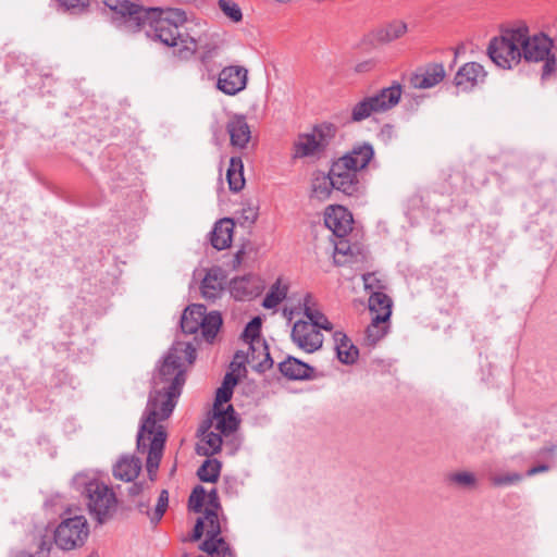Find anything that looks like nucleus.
Listing matches in <instances>:
<instances>
[{"label":"nucleus","mask_w":557,"mask_h":557,"mask_svg":"<svg viewBox=\"0 0 557 557\" xmlns=\"http://www.w3.org/2000/svg\"><path fill=\"white\" fill-rule=\"evenodd\" d=\"M195 360L196 348L191 343L176 342L169 350L153 377L154 389L149 394L138 431L139 449L146 446L144 433L151 434L158 420H166L172 414L185 384L184 361L191 364Z\"/></svg>","instance_id":"obj_1"},{"label":"nucleus","mask_w":557,"mask_h":557,"mask_svg":"<svg viewBox=\"0 0 557 557\" xmlns=\"http://www.w3.org/2000/svg\"><path fill=\"white\" fill-rule=\"evenodd\" d=\"M520 61L542 63L541 79L548 81L557 74V58L553 52L554 41L544 33L530 35L525 24L520 25Z\"/></svg>","instance_id":"obj_2"},{"label":"nucleus","mask_w":557,"mask_h":557,"mask_svg":"<svg viewBox=\"0 0 557 557\" xmlns=\"http://www.w3.org/2000/svg\"><path fill=\"white\" fill-rule=\"evenodd\" d=\"M150 27L147 30V35L161 41L163 45L175 48L174 55L182 60L188 61L197 52V39L188 34L180 32L175 25H171L169 22L156 20L147 21L146 26Z\"/></svg>","instance_id":"obj_3"},{"label":"nucleus","mask_w":557,"mask_h":557,"mask_svg":"<svg viewBox=\"0 0 557 557\" xmlns=\"http://www.w3.org/2000/svg\"><path fill=\"white\" fill-rule=\"evenodd\" d=\"M520 26L502 30L493 37L486 49L491 61L500 69L510 70L520 63Z\"/></svg>","instance_id":"obj_4"},{"label":"nucleus","mask_w":557,"mask_h":557,"mask_svg":"<svg viewBox=\"0 0 557 557\" xmlns=\"http://www.w3.org/2000/svg\"><path fill=\"white\" fill-rule=\"evenodd\" d=\"M82 495L90 516L103 524L112 518L115 511L117 499L111 487L96 479L84 483Z\"/></svg>","instance_id":"obj_5"},{"label":"nucleus","mask_w":557,"mask_h":557,"mask_svg":"<svg viewBox=\"0 0 557 557\" xmlns=\"http://www.w3.org/2000/svg\"><path fill=\"white\" fill-rule=\"evenodd\" d=\"M403 94L401 85L394 82L372 96L364 97L351 108L350 121L361 122L373 113H383L398 104Z\"/></svg>","instance_id":"obj_6"},{"label":"nucleus","mask_w":557,"mask_h":557,"mask_svg":"<svg viewBox=\"0 0 557 557\" xmlns=\"http://www.w3.org/2000/svg\"><path fill=\"white\" fill-rule=\"evenodd\" d=\"M225 46L226 41L219 33L203 34L197 40V52L194 57L199 63V71L208 79L216 77L223 63L220 59Z\"/></svg>","instance_id":"obj_7"},{"label":"nucleus","mask_w":557,"mask_h":557,"mask_svg":"<svg viewBox=\"0 0 557 557\" xmlns=\"http://www.w3.org/2000/svg\"><path fill=\"white\" fill-rule=\"evenodd\" d=\"M103 4L113 12V18L131 33L146 27L149 14L159 12V10H147L136 0H103Z\"/></svg>","instance_id":"obj_8"},{"label":"nucleus","mask_w":557,"mask_h":557,"mask_svg":"<svg viewBox=\"0 0 557 557\" xmlns=\"http://www.w3.org/2000/svg\"><path fill=\"white\" fill-rule=\"evenodd\" d=\"M354 162L348 157H339L333 160L329 175L335 190L349 197H357L362 193V184L359 180V170L352 166Z\"/></svg>","instance_id":"obj_9"},{"label":"nucleus","mask_w":557,"mask_h":557,"mask_svg":"<svg viewBox=\"0 0 557 557\" xmlns=\"http://www.w3.org/2000/svg\"><path fill=\"white\" fill-rule=\"evenodd\" d=\"M88 533L86 518L75 516L61 521L53 532V541L61 549L70 550L83 546Z\"/></svg>","instance_id":"obj_10"},{"label":"nucleus","mask_w":557,"mask_h":557,"mask_svg":"<svg viewBox=\"0 0 557 557\" xmlns=\"http://www.w3.org/2000/svg\"><path fill=\"white\" fill-rule=\"evenodd\" d=\"M262 320L260 317L252 318L243 332V338L249 343V350H251V360L253 361L256 351H260L264 355V359L260 362H256L252 368L259 373H264L267 370L273 367V359L271 358L269 346L264 339L260 337Z\"/></svg>","instance_id":"obj_11"},{"label":"nucleus","mask_w":557,"mask_h":557,"mask_svg":"<svg viewBox=\"0 0 557 557\" xmlns=\"http://www.w3.org/2000/svg\"><path fill=\"white\" fill-rule=\"evenodd\" d=\"M144 441L146 446L140 449L137 447V449L141 453L147 451L146 468L148 476L151 481H154L163 455L166 431L162 425L157 426L156 424L151 434L147 432L144 433Z\"/></svg>","instance_id":"obj_12"},{"label":"nucleus","mask_w":557,"mask_h":557,"mask_svg":"<svg viewBox=\"0 0 557 557\" xmlns=\"http://www.w3.org/2000/svg\"><path fill=\"white\" fill-rule=\"evenodd\" d=\"M216 89L227 96L243 91L248 82V70L242 65H227L218 71Z\"/></svg>","instance_id":"obj_13"},{"label":"nucleus","mask_w":557,"mask_h":557,"mask_svg":"<svg viewBox=\"0 0 557 557\" xmlns=\"http://www.w3.org/2000/svg\"><path fill=\"white\" fill-rule=\"evenodd\" d=\"M290 337L300 349L309 354L319 350L323 344L321 332L304 320L295 322Z\"/></svg>","instance_id":"obj_14"},{"label":"nucleus","mask_w":557,"mask_h":557,"mask_svg":"<svg viewBox=\"0 0 557 557\" xmlns=\"http://www.w3.org/2000/svg\"><path fill=\"white\" fill-rule=\"evenodd\" d=\"M446 77V71L443 63H428L423 66H419L410 76V86L416 89H429Z\"/></svg>","instance_id":"obj_15"},{"label":"nucleus","mask_w":557,"mask_h":557,"mask_svg":"<svg viewBox=\"0 0 557 557\" xmlns=\"http://www.w3.org/2000/svg\"><path fill=\"white\" fill-rule=\"evenodd\" d=\"M486 74L483 65L480 63L468 62L457 71L454 84L461 91H471L476 85L484 82Z\"/></svg>","instance_id":"obj_16"},{"label":"nucleus","mask_w":557,"mask_h":557,"mask_svg":"<svg viewBox=\"0 0 557 557\" xmlns=\"http://www.w3.org/2000/svg\"><path fill=\"white\" fill-rule=\"evenodd\" d=\"M407 32L406 22L393 20L374 28L369 33L368 38L373 45H387L404 37Z\"/></svg>","instance_id":"obj_17"},{"label":"nucleus","mask_w":557,"mask_h":557,"mask_svg":"<svg viewBox=\"0 0 557 557\" xmlns=\"http://www.w3.org/2000/svg\"><path fill=\"white\" fill-rule=\"evenodd\" d=\"M227 275L220 267L210 268L202 278L200 290L207 300L219 298L225 287Z\"/></svg>","instance_id":"obj_18"},{"label":"nucleus","mask_w":557,"mask_h":557,"mask_svg":"<svg viewBox=\"0 0 557 557\" xmlns=\"http://www.w3.org/2000/svg\"><path fill=\"white\" fill-rule=\"evenodd\" d=\"M203 512V521L206 520L208 522V529L206 532L207 539L199 545V549L207 554H211L216 549L214 544L223 545L225 544V539L221 536L222 527L216 510L206 508Z\"/></svg>","instance_id":"obj_19"},{"label":"nucleus","mask_w":557,"mask_h":557,"mask_svg":"<svg viewBox=\"0 0 557 557\" xmlns=\"http://www.w3.org/2000/svg\"><path fill=\"white\" fill-rule=\"evenodd\" d=\"M324 223L337 237H344L351 231L352 218L341 206L331 207V211L325 212Z\"/></svg>","instance_id":"obj_20"},{"label":"nucleus","mask_w":557,"mask_h":557,"mask_svg":"<svg viewBox=\"0 0 557 557\" xmlns=\"http://www.w3.org/2000/svg\"><path fill=\"white\" fill-rule=\"evenodd\" d=\"M226 131L230 134L231 145L240 149L247 147L250 138V127L244 115L235 114L226 124Z\"/></svg>","instance_id":"obj_21"},{"label":"nucleus","mask_w":557,"mask_h":557,"mask_svg":"<svg viewBox=\"0 0 557 557\" xmlns=\"http://www.w3.org/2000/svg\"><path fill=\"white\" fill-rule=\"evenodd\" d=\"M280 372L293 381H304L313 377L314 368L310 364L288 356L284 361L278 363Z\"/></svg>","instance_id":"obj_22"},{"label":"nucleus","mask_w":557,"mask_h":557,"mask_svg":"<svg viewBox=\"0 0 557 557\" xmlns=\"http://www.w3.org/2000/svg\"><path fill=\"white\" fill-rule=\"evenodd\" d=\"M230 292L236 300L252 299L259 295V281L251 274L234 277L230 282Z\"/></svg>","instance_id":"obj_23"},{"label":"nucleus","mask_w":557,"mask_h":557,"mask_svg":"<svg viewBox=\"0 0 557 557\" xmlns=\"http://www.w3.org/2000/svg\"><path fill=\"white\" fill-rule=\"evenodd\" d=\"M234 221L231 218L219 220L210 232V243L216 250H223L231 246L234 231Z\"/></svg>","instance_id":"obj_24"},{"label":"nucleus","mask_w":557,"mask_h":557,"mask_svg":"<svg viewBox=\"0 0 557 557\" xmlns=\"http://www.w3.org/2000/svg\"><path fill=\"white\" fill-rule=\"evenodd\" d=\"M212 419L215 421L214 429L225 436L235 432L239 424L232 405L226 408L213 409Z\"/></svg>","instance_id":"obj_25"},{"label":"nucleus","mask_w":557,"mask_h":557,"mask_svg":"<svg viewBox=\"0 0 557 557\" xmlns=\"http://www.w3.org/2000/svg\"><path fill=\"white\" fill-rule=\"evenodd\" d=\"M141 470V460L135 456H123L113 467V475L115 479L132 482Z\"/></svg>","instance_id":"obj_26"},{"label":"nucleus","mask_w":557,"mask_h":557,"mask_svg":"<svg viewBox=\"0 0 557 557\" xmlns=\"http://www.w3.org/2000/svg\"><path fill=\"white\" fill-rule=\"evenodd\" d=\"M333 336L337 359L344 364H354L358 360V347L343 332L336 331Z\"/></svg>","instance_id":"obj_27"},{"label":"nucleus","mask_w":557,"mask_h":557,"mask_svg":"<svg viewBox=\"0 0 557 557\" xmlns=\"http://www.w3.org/2000/svg\"><path fill=\"white\" fill-rule=\"evenodd\" d=\"M206 311L203 305L188 306L181 318V329L185 334H195L200 330L202 314Z\"/></svg>","instance_id":"obj_28"},{"label":"nucleus","mask_w":557,"mask_h":557,"mask_svg":"<svg viewBox=\"0 0 557 557\" xmlns=\"http://www.w3.org/2000/svg\"><path fill=\"white\" fill-rule=\"evenodd\" d=\"M343 157H348L354 162L352 166L362 171L374 158V148L370 143H357Z\"/></svg>","instance_id":"obj_29"},{"label":"nucleus","mask_w":557,"mask_h":557,"mask_svg":"<svg viewBox=\"0 0 557 557\" xmlns=\"http://www.w3.org/2000/svg\"><path fill=\"white\" fill-rule=\"evenodd\" d=\"M393 301L388 295L383 292H373L369 297V310L372 317L384 318L389 322L392 315Z\"/></svg>","instance_id":"obj_30"},{"label":"nucleus","mask_w":557,"mask_h":557,"mask_svg":"<svg viewBox=\"0 0 557 557\" xmlns=\"http://www.w3.org/2000/svg\"><path fill=\"white\" fill-rule=\"evenodd\" d=\"M312 295L306 294L304 297V314L308 318L309 324L314 325L317 330L332 331L333 324L329 321L326 315L318 309L312 307Z\"/></svg>","instance_id":"obj_31"},{"label":"nucleus","mask_w":557,"mask_h":557,"mask_svg":"<svg viewBox=\"0 0 557 557\" xmlns=\"http://www.w3.org/2000/svg\"><path fill=\"white\" fill-rule=\"evenodd\" d=\"M384 318L372 317L370 324L367 326L363 336V344L368 347H374L389 330V322Z\"/></svg>","instance_id":"obj_32"},{"label":"nucleus","mask_w":557,"mask_h":557,"mask_svg":"<svg viewBox=\"0 0 557 557\" xmlns=\"http://www.w3.org/2000/svg\"><path fill=\"white\" fill-rule=\"evenodd\" d=\"M203 437L201 438L200 443L196 446V453L199 456H206L211 457L215 454L220 453L223 440L222 435L219 431H208L203 430Z\"/></svg>","instance_id":"obj_33"},{"label":"nucleus","mask_w":557,"mask_h":557,"mask_svg":"<svg viewBox=\"0 0 557 557\" xmlns=\"http://www.w3.org/2000/svg\"><path fill=\"white\" fill-rule=\"evenodd\" d=\"M226 180L230 190L240 191L245 186L244 163L240 157H232L226 171Z\"/></svg>","instance_id":"obj_34"},{"label":"nucleus","mask_w":557,"mask_h":557,"mask_svg":"<svg viewBox=\"0 0 557 557\" xmlns=\"http://www.w3.org/2000/svg\"><path fill=\"white\" fill-rule=\"evenodd\" d=\"M333 190H335V187L329 173L325 174L321 171L313 173L311 181L312 197L319 200H325L331 196Z\"/></svg>","instance_id":"obj_35"},{"label":"nucleus","mask_w":557,"mask_h":557,"mask_svg":"<svg viewBox=\"0 0 557 557\" xmlns=\"http://www.w3.org/2000/svg\"><path fill=\"white\" fill-rule=\"evenodd\" d=\"M147 10H159L154 14H149V21L156 20L169 22L171 25H175L180 29V26L187 22V13L185 10L180 8H147Z\"/></svg>","instance_id":"obj_36"},{"label":"nucleus","mask_w":557,"mask_h":557,"mask_svg":"<svg viewBox=\"0 0 557 557\" xmlns=\"http://www.w3.org/2000/svg\"><path fill=\"white\" fill-rule=\"evenodd\" d=\"M317 136L310 134L299 135L298 140L294 144L295 158L311 157L321 152H324L315 139Z\"/></svg>","instance_id":"obj_37"},{"label":"nucleus","mask_w":557,"mask_h":557,"mask_svg":"<svg viewBox=\"0 0 557 557\" xmlns=\"http://www.w3.org/2000/svg\"><path fill=\"white\" fill-rule=\"evenodd\" d=\"M222 322L220 312L211 311L207 313V310L203 312L200 330L207 342H212L215 338Z\"/></svg>","instance_id":"obj_38"},{"label":"nucleus","mask_w":557,"mask_h":557,"mask_svg":"<svg viewBox=\"0 0 557 557\" xmlns=\"http://www.w3.org/2000/svg\"><path fill=\"white\" fill-rule=\"evenodd\" d=\"M220 460L208 457L197 470V476L201 482L215 483L221 473Z\"/></svg>","instance_id":"obj_39"},{"label":"nucleus","mask_w":557,"mask_h":557,"mask_svg":"<svg viewBox=\"0 0 557 557\" xmlns=\"http://www.w3.org/2000/svg\"><path fill=\"white\" fill-rule=\"evenodd\" d=\"M337 126L333 123L323 122L313 127L312 134L317 136L315 139L320 147L325 151L331 141L335 138Z\"/></svg>","instance_id":"obj_40"},{"label":"nucleus","mask_w":557,"mask_h":557,"mask_svg":"<svg viewBox=\"0 0 557 557\" xmlns=\"http://www.w3.org/2000/svg\"><path fill=\"white\" fill-rule=\"evenodd\" d=\"M446 482L449 485L466 490H474L478 485V479L474 473L469 471L451 472L446 475Z\"/></svg>","instance_id":"obj_41"},{"label":"nucleus","mask_w":557,"mask_h":557,"mask_svg":"<svg viewBox=\"0 0 557 557\" xmlns=\"http://www.w3.org/2000/svg\"><path fill=\"white\" fill-rule=\"evenodd\" d=\"M287 294V286L281 287V282L277 280L270 288L268 294L265 295L262 306L265 309L275 308L283 299H285Z\"/></svg>","instance_id":"obj_42"},{"label":"nucleus","mask_w":557,"mask_h":557,"mask_svg":"<svg viewBox=\"0 0 557 557\" xmlns=\"http://www.w3.org/2000/svg\"><path fill=\"white\" fill-rule=\"evenodd\" d=\"M219 9L223 14L228 17L233 23H239L243 21V12L239 5L233 0H219Z\"/></svg>","instance_id":"obj_43"},{"label":"nucleus","mask_w":557,"mask_h":557,"mask_svg":"<svg viewBox=\"0 0 557 557\" xmlns=\"http://www.w3.org/2000/svg\"><path fill=\"white\" fill-rule=\"evenodd\" d=\"M207 492L202 485H197L193 488L188 498V508L194 512H201Z\"/></svg>","instance_id":"obj_44"},{"label":"nucleus","mask_w":557,"mask_h":557,"mask_svg":"<svg viewBox=\"0 0 557 557\" xmlns=\"http://www.w3.org/2000/svg\"><path fill=\"white\" fill-rule=\"evenodd\" d=\"M59 5L71 14H83L87 11L91 0H57Z\"/></svg>","instance_id":"obj_45"},{"label":"nucleus","mask_w":557,"mask_h":557,"mask_svg":"<svg viewBox=\"0 0 557 557\" xmlns=\"http://www.w3.org/2000/svg\"><path fill=\"white\" fill-rule=\"evenodd\" d=\"M168 505H169V492L166 490H162L160 492L156 508H154L152 515L150 516L151 523L157 524L162 519V517L168 508Z\"/></svg>","instance_id":"obj_46"},{"label":"nucleus","mask_w":557,"mask_h":557,"mask_svg":"<svg viewBox=\"0 0 557 557\" xmlns=\"http://www.w3.org/2000/svg\"><path fill=\"white\" fill-rule=\"evenodd\" d=\"M251 360V350L249 352L244 354L243 351L238 350L235 352L234 358L230 364L231 372L236 373L239 372L242 369L246 371L245 363L250 362Z\"/></svg>","instance_id":"obj_47"},{"label":"nucleus","mask_w":557,"mask_h":557,"mask_svg":"<svg viewBox=\"0 0 557 557\" xmlns=\"http://www.w3.org/2000/svg\"><path fill=\"white\" fill-rule=\"evenodd\" d=\"M232 396H233V391L220 386L215 393V400L213 404V409L223 408V405L225 403L230 401Z\"/></svg>","instance_id":"obj_48"},{"label":"nucleus","mask_w":557,"mask_h":557,"mask_svg":"<svg viewBox=\"0 0 557 557\" xmlns=\"http://www.w3.org/2000/svg\"><path fill=\"white\" fill-rule=\"evenodd\" d=\"M522 479L519 473H511L506 475H497L493 478V484L496 486L509 485L519 482Z\"/></svg>","instance_id":"obj_49"},{"label":"nucleus","mask_w":557,"mask_h":557,"mask_svg":"<svg viewBox=\"0 0 557 557\" xmlns=\"http://www.w3.org/2000/svg\"><path fill=\"white\" fill-rule=\"evenodd\" d=\"M216 549L211 554H208L211 557H236L234 550L231 545L225 541V544H214Z\"/></svg>","instance_id":"obj_50"},{"label":"nucleus","mask_w":557,"mask_h":557,"mask_svg":"<svg viewBox=\"0 0 557 557\" xmlns=\"http://www.w3.org/2000/svg\"><path fill=\"white\" fill-rule=\"evenodd\" d=\"M203 532H205V521H203V518H198L196 520L195 525H194L193 533H191V536H190V541H193V542L199 541L202 537Z\"/></svg>","instance_id":"obj_51"},{"label":"nucleus","mask_w":557,"mask_h":557,"mask_svg":"<svg viewBox=\"0 0 557 557\" xmlns=\"http://www.w3.org/2000/svg\"><path fill=\"white\" fill-rule=\"evenodd\" d=\"M375 65L376 62L373 59L364 60L356 64L355 72L359 74L368 73L371 72L375 67Z\"/></svg>","instance_id":"obj_52"},{"label":"nucleus","mask_w":557,"mask_h":557,"mask_svg":"<svg viewBox=\"0 0 557 557\" xmlns=\"http://www.w3.org/2000/svg\"><path fill=\"white\" fill-rule=\"evenodd\" d=\"M238 380L239 376L237 374L233 372H227L223 379L221 386L233 391L236 384L238 383Z\"/></svg>","instance_id":"obj_53"},{"label":"nucleus","mask_w":557,"mask_h":557,"mask_svg":"<svg viewBox=\"0 0 557 557\" xmlns=\"http://www.w3.org/2000/svg\"><path fill=\"white\" fill-rule=\"evenodd\" d=\"M52 547V540L49 535H42L40 542L38 544L37 554L44 555L48 554Z\"/></svg>","instance_id":"obj_54"},{"label":"nucleus","mask_w":557,"mask_h":557,"mask_svg":"<svg viewBox=\"0 0 557 557\" xmlns=\"http://www.w3.org/2000/svg\"><path fill=\"white\" fill-rule=\"evenodd\" d=\"M240 218L245 222L255 223L258 218V211L253 207L243 208Z\"/></svg>","instance_id":"obj_55"},{"label":"nucleus","mask_w":557,"mask_h":557,"mask_svg":"<svg viewBox=\"0 0 557 557\" xmlns=\"http://www.w3.org/2000/svg\"><path fill=\"white\" fill-rule=\"evenodd\" d=\"M207 496H208V504H209L208 508L214 509L216 511L219 509H221V504L219 500V495H218L216 488H212L211 491H209Z\"/></svg>","instance_id":"obj_56"},{"label":"nucleus","mask_w":557,"mask_h":557,"mask_svg":"<svg viewBox=\"0 0 557 557\" xmlns=\"http://www.w3.org/2000/svg\"><path fill=\"white\" fill-rule=\"evenodd\" d=\"M246 253V250H245V246H243L239 250H237V252L234 255L232 261H231V265H232V269L233 270H237L242 262H243V259H244V255Z\"/></svg>","instance_id":"obj_57"},{"label":"nucleus","mask_w":557,"mask_h":557,"mask_svg":"<svg viewBox=\"0 0 557 557\" xmlns=\"http://www.w3.org/2000/svg\"><path fill=\"white\" fill-rule=\"evenodd\" d=\"M555 445L543 447L536 453V458H553L555 456Z\"/></svg>","instance_id":"obj_58"},{"label":"nucleus","mask_w":557,"mask_h":557,"mask_svg":"<svg viewBox=\"0 0 557 557\" xmlns=\"http://www.w3.org/2000/svg\"><path fill=\"white\" fill-rule=\"evenodd\" d=\"M549 469H550V466H548L546 463H541V465H537V466H534V467L530 468L527 471V475L528 476H533L535 474H539V473H542V472H546Z\"/></svg>","instance_id":"obj_59"},{"label":"nucleus","mask_w":557,"mask_h":557,"mask_svg":"<svg viewBox=\"0 0 557 557\" xmlns=\"http://www.w3.org/2000/svg\"><path fill=\"white\" fill-rule=\"evenodd\" d=\"M144 485H145L144 482H135V483H133L132 486H129V488H128V495L132 496V497L138 496L139 494L143 493Z\"/></svg>","instance_id":"obj_60"},{"label":"nucleus","mask_w":557,"mask_h":557,"mask_svg":"<svg viewBox=\"0 0 557 557\" xmlns=\"http://www.w3.org/2000/svg\"><path fill=\"white\" fill-rule=\"evenodd\" d=\"M136 507L139 512L147 515L149 518L152 515V512L149 510L148 504L145 502H139Z\"/></svg>","instance_id":"obj_61"},{"label":"nucleus","mask_w":557,"mask_h":557,"mask_svg":"<svg viewBox=\"0 0 557 557\" xmlns=\"http://www.w3.org/2000/svg\"><path fill=\"white\" fill-rule=\"evenodd\" d=\"M255 356H256V358H255V360L252 362H255L257 360H259L258 362H260L261 360L264 359V355L262 352H260V351H256Z\"/></svg>","instance_id":"obj_62"},{"label":"nucleus","mask_w":557,"mask_h":557,"mask_svg":"<svg viewBox=\"0 0 557 557\" xmlns=\"http://www.w3.org/2000/svg\"><path fill=\"white\" fill-rule=\"evenodd\" d=\"M15 557H34L33 555L28 554V553H25V552H21L18 553Z\"/></svg>","instance_id":"obj_63"},{"label":"nucleus","mask_w":557,"mask_h":557,"mask_svg":"<svg viewBox=\"0 0 557 557\" xmlns=\"http://www.w3.org/2000/svg\"><path fill=\"white\" fill-rule=\"evenodd\" d=\"M336 251L339 252V253H344V255L347 253V250H345L343 248H339V247H336Z\"/></svg>","instance_id":"obj_64"}]
</instances>
